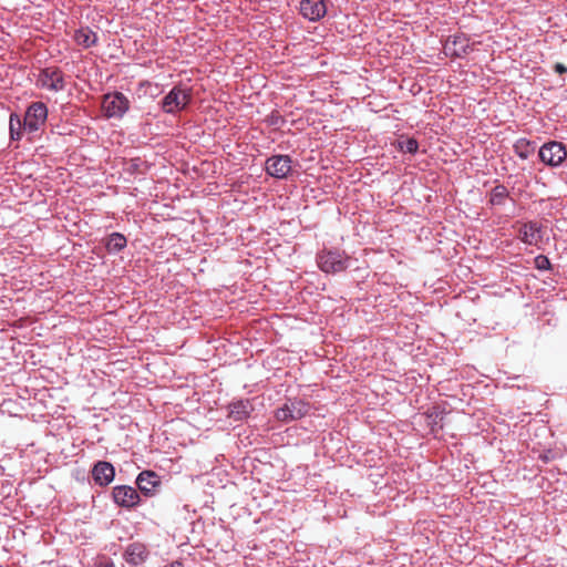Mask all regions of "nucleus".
<instances>
[{"instance_id": "nucleus-23", "label": "nucleus", "mask_w": 567, "mask_h": 567, "mask_svg": "<svg viewBox=\"0 0 567 567\" xmlns=\"http://www.w3.org/2000/svg\"><path fill=\"white\" fill-rule=\"evenodd\" d=\"M534 265L538 270H548L550 268V261L545 255L535 257Z\"/></svg>"}, {"instance_id": "nucleus-22", "label": "nucleus", "mask_w": 567, "mask_h": 567, "mask_svg": "<svg viewBox=\"0 0 567 567\" xmlns=\"http://www.w3.org/2000/svg\"><path fill=\"white\" fill-rule=\"evenodd\" d=\"M398 147L403 153L415 154L419 150V142L413 137L400 138Z\"/></svg>"}, {"instance_id": "nucleus-18", "label": "nucleus", "mask_w": 567, "mask_h": 567, "mask_svg": "<svg viewBox=\"0 0 567 567\" xmlns=\"http://www.w3.org/2000/svg\"><path fill=\"white\" fill-rule=\"evenodd\" d=\"M74 41L83 48H91L96 44L97 35L89 27H85L75 31Z\"/></svg>"}, {"instance_id": "nucleus-19", "label": "nucleus", "mask_w": 567, "mask_h": 567, "mask_svg": "<svg viewBox=\"0 0 567 567\" xmlns=\"http://www.w3.org/2000/svg\"><path fill=\"white\" fill-rule=\"evenodd\" d=\"M127 244L126 237L121 233H112L105 239V248L110 254L122 251Z\"/></svg>"}, {"instance_id": "nucleus-6", "label": "nucleus", "mask_w": 567, "mask_h": 567, "mask_svg": "<svg viewBox=\"0 0 567 567\" xmlns=\"http://www.w3.org/2000/svg\"><path fill=\"white\" fill-rule=\"evenodd\" d=\"M48 117V107L42 102H33L25 112L23 127L29 132H37L44 125Z\"/></svg>"}, {"instance_id": "nucleus-2", "label": "nucleus", "mask_w": 567, "mask_h": 567, "mask_svg": "<svg viewBox=\"0 0 567 567\" xmlns=\"http://www.w3.org/2000/svg\"><path fill=\"white\" fill-rule=\"evenodd\" d=\"M192 101V90L183 85H175L162 100L161 107L167 114L185 110Z\"/></svg>"}, {"instance_id": "nucleus-11", "label": "nucleus", "mask_w": 567, "mask_h": 567, "mask_svg": "<svg viewBox=\"0 0 567 567\" xmlns=\"http://www.w3.org/2000/svg\"><path fill=\"white\" fill-rule=\"evenodd\" d=\"M150 557V550L143 543H132L127 545L123 553V559L133 567L143 565Z\"/></svg>"}, {"instance_id": "nucleus-24", "label": "nucleus", "mask_w": 567, "mask_h": 567, "mask_svg": "<svg viewBox=\"0 0 567 567\" xmlns=\"http://www.w3.org/2000/svg\"><path fill=\"white\" fill-rule=\"evenodd\" d=\"M94 567H115V565L110 557L101 556L95 559Z\"/></svg>"}, {"instance_id": "nucleus-3", "label": "nucleus", "mask_w": 567, "mask_h": 567, "mask_svg": "<svg viewBox=\"0 0 567 567\" xmlns=\"http://www.w3.org/2000/svg\"><path fill=\"white\" fill-rule=\"evenodd\" d=\"M102 109L107 118H121L130 110V101L121 92L106 93L103 96Z\"/></svg>"}, {"instance_id": "nucleus-4", "label": "nucleus", "mask_w": 567, "mask_h": 567, "mask_svg": "<svg viewBox=\"0 0 567 567\" xmlns=\"http://www.w3.org/2000/svg\"><path fill=\"white\" fill-rule=\"evenodd\" d=\"M310 406L302 400H289L281 408L276 410L275 416L278 421L289 423L300 420L308 414Z\"/></svg>"}, {"instance_id": "nucleus-12", "label": "nucleus", "mask_w": 567, "mask_h": 567, "mask_svg": "<svg viewBox=\"0 0 567 567\" xmlns=\"http://www.w3.org/2000/svg\"><path fill=\"white\" fill-rule=\"evenodd\" d=\"M300 13L309 21H319L327 13V6L323 0H301Z\"/></svg>"}, {"instance_id": "nucleus-8", "label": "nucleus", "mask_w": 567, "mask_h": 567, "mask_svg": "<svg viewBox=\"0 0 567 567\" xmlns=\"http://www.w3.org/2000/svg\"><path fill=\"white\" fill-rule=\"evenodd\" d=\"M112 497L116 505L124 508H134L141 502L138 492L127 485H117L112 489Z\"/></svg>"}, {"instance_id": "nucleus-27", "label": "nucleus", "mask_w": 567, "mask_h": 567, "mask_svg": "<svg viewBox=\"0 0 567 567\" xmlns=\"http://www.w3.org/2000/svg\"><path fill=\"white\" fill-rule=\"evenodd\" d=\"M164 567H184L181 560H174L171 564L165 565Z\"/></svg>"}, {"instance_id": "nucleus-1", "label": "nucleus", "mask_w": 567, "mask_h": 567, "mask_svg": "<svg viewBox=\"0 0 567 567\" xmlns=\"http://www.w3.org/2000/svg\"><path fill=\"white\" fill-rule=\"evenodd\" d=\"M316 260L321 271L337 274L348 269L351 257L338 248H323L317 254Z\"/></svg>"}, {"instance_id": "nucleus-15", "label": "nucleus", "mask_w": 567, "mask_h": 567, "mask_svg": "<svg viewBox=\"0 0 567 567\" xmlns=\"http://www.w3.org/2000/svg\"><path fill=\"white\" fill-rule=\"evenodd\" d=\"M254 411L249 400H237L228 405V417L238 422L248 419Z\"/></svg>"}, {"instance_id": "nucleus-13", "label": "nucleus", "mask_w": 567, "mask_h": 567, "mask_svg": "<svg viewBox=\"0 0 567 567\" xmlns=\"http://www.w3.org/2000/svg\"><path fill=\"white\" fill-rule=\"evenodd\" d=\"M92 478L99 486H107L115 477L114 466L106 461H99L92 468Z\"/></svg>"}, {"instance_id": "nucleus-25", "label": "nucleus", "mask_w": 567, "mask_h": 567, "mask_svg": "<svg viewBox=\"0 0 567 567\" xmlns=\"http://www.w3.org/2000/svg\"><path fill=\"white\" fill-rule=\"evenodd\" d=\"M280 122H282V117L278 113H271L269 116V123L271 125H278Z\"/></svg>"}, {"instance_id": "nucleus-17", "label": "nucleus", "mask_w": 567, "mask_h": 567, "mask_svg": "<svg viewBox=\"0 0 567 567\" xmlns=\"http://www.w3.org/2000/svg\"><path fill=\"white\" fill-rule=\"evenodd\" d=\"M447 49L452 55L457 58L464 56L468 54L470 51H472L468 40L463 34L455 35L453 40L449 42Z\"/></svg>"}, {"instance_id": "nucleus-28", "label": "nucleus", "mask_w": 567, "mask_h": 567, "mask_svg": "<svg viewBox=\"0 0 567 567\" xmlns=\"http://www.w3.org/2000/svg\"><path fill=\"white\" fill-rule=\"evenodd\" d=\"M539 458H540L543 462H545V463H548V462H549V460H550V458H549V456H548L547 454H540V455H539Z\"/></svg>"}, {"instance_id": "nucleus-26", "label": "nucleus", "mask_w": 567, "mask_h": 567, "mask_svg": "<svg viewBox=\"0 0 567 567\" xmlns=\"http://www.w3.org/2000/svg\"><path fill=\"white\" fill-rule=\"evenodd\" d=\"M554 70L555 72L559 73V74H565L567 73V68L563 64V63H556L554 65Z\"/></svg>"}, {"instance_id": "nucleus-16", "label": "nucleus", "mask_w": 567, "mask_h": 567, "mask_svg": "<svg viewBox=\"0 0 567 567\" xmlns=\"http://www.w3.org/2000/svg\"><path fill=\"white\" fill-rule=\"evenodd\" d=\"M511 199L507 187L503 184L495 185L488 194V204L492 207L504 206Z\"/></svg>"}, {"instance_id": "nucleus-21", "label": "nucleus", "mask_w": 567, "mask_h": 567, "mask_svg": "<svg viewBox=\"0 0 567 567\" xmlns=\"http://www.w3.org/2000/svg\"><path fill=\"white\" fill-rule=\"evenodd\" d=\"M22 125L21 118L18 114L12 113L9 120V132L10 138L13 141H19L22 136Z\"/></svg>"}, {"instance_id": "nucleus-5", "label": "nucleus", "mask_w": 567, "mask_h": 567, "mask_svg": "<svg viewBox=\"0 0 567 567\" xmlns=\"http://www.w3.org/2000/svg\"><path fill=\"white\" fill-rule=\"evenodd\" d=\"M538 156L544 164L555 167L566 159L567 151L563 143L551 141L539 148Z\"/></svg>"}, {"instance_id": "nucleus-14", "label": "nucleus", "mask_w": 567, "mask_h": 567, "mask_svg": "<svg viewBox=\"0 0 567 567\" xmlns=\"http://www.w3.org/2000/svg\"><path fill=\"white\" fill-rule=\"evenodd\" d=\"M136 485L145 496H153L161 485V478L153 471H143L136 477Z\"/></svg>"}, {"instance_id": "nucleus-9", "label": "nucleus", "mask_w": 567, "mask_h": 567, "mask_svg": "<svg viewBox=\"0 0 567 567\" xmlns=\"http://www.w3.org/2000/svg\"><path fill=\"white\" fill-rule=\"evenodd\" d=\"M266 172L270 176L284 179L291 172V158L289 155H272L266 161Z\"/></svg>"}, {"instance_id": "nucleus-20", "label": "nucleus", "mask_w": 567, "mask_h": 567, "mask_svg": "<svg viewBox=\"0 0 567 567\" xmlns=\"http://www.w3.org/2000/svg\"><path fill=\"white\" fill-rule=\"evenodd\" d=\"M513 147H514L515 154L519 158L527 159L530 155L534 154V152L536 150V144H535V142H532L527 138H518L514 143Z\"/></svg>"}, {"instance_id": "nucleus-7", "label": "nucleus", "mask_w": 567, "mask_h": 567, "mask_svg": "<svg viewBox=\"0 0 567 567\" xmlns=\"http://www.w3.org/2000/svg\"><path fill=\"white\" fill-rule=\"evenodd\" d=\"M38 83L41 87L52 92L63 91L65 87L64 74L56 66H48L41 70Z\"/></svg>"}, {"instance_id": "nucleus-10", "label": "nucleus", "mask_w": 567, "mask_h": 567, "mask_svg": "<svg viewBox=\"0 0 567 567\" xmlns=\"http://www.w3.org/2000/svg\"><path fill=\"white\" fill-rule=\"evenodd\" d=\"M518 238L526 245L537 246L543 240V228L538 221L517 223Z\"/></svg>"}]
</instances>
